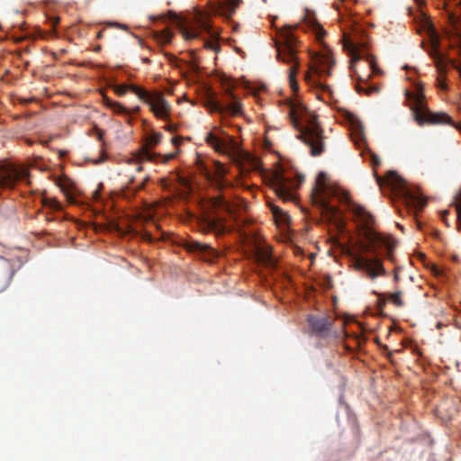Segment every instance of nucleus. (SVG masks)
<instances>
[{
    "label": "nucleus",
    "instance_id": "nucleus-46",
    "mask_svg": "<svg viewBox=\"0 0 461 461\" xmlns=\"http://www.w3.org/2000/svg\"><path fill=\"white\" fill-rule=\"evenodd\" d=\"M321 87H322L324 90L329 89V86H321Z\"/></svg>",
    "mask_w": 461,
    "mask_h": 461
},
{
    "label": "nucleus",
    "instance_id": "nucleus-24",
    "mask_svg": "<svg viewBox=\"0 0 461 461\" xmlns=\"http://www.w3.org/2000/svg\"><path fill=\"white\" fill-rule=\"evenodd\" d=\"M270 209L276 221L282 223H286L289 221V215L278 206L271 204Z\"/></svg>",
    "mask_w": 461,
    "mask_h": 461
},
{
    "label": "nucleus",
    "instance_id": "nucleus-26",
    "mask_svg": "<svg viewBox=\"0 0 461 461\" xmlns=\"http://www.w3.org/2000/svg\"><path fill=\"white\" fill-rule=\"evenodd\" d=\"M309 27L312 28L318 40H321L325 34L323 28L315 21L309 22Z\"/></svg>",
    "mask_w": 461,
    "mask_h": 461
},
{
    "label": "nucleus",
    "instance_id": "nucleus-37",
    "mask_svg": "<svg viewBox=\"0 0 461 461\" xmlns=\"http://www.w3.org/2000/svg\"><path fill=\"white\" fill-rule=\"evenodd\" d=\"M448 213H449V212H448V211H447V210H446V211H444V212H442V214H441L442 221H445V223H446L447 226L449 225V224L447 223V216L448 215Z\"/></svg>",
    "mask_w": 461,
    "mask_h": 461
},
{
    "label": "nucleus",
    "instance_id": "nucleus-35",
    "mask_svg": "<svg viewBox=\"0 0 461 461\" xmlns=\"http://www.w3.org/2000/svg\"><path fill=\"white\" fill-rule=\"evenodd\" d=\"M399 270H400L399 267H395L394 271H393V279L395 282H398L400 280V276H399V273H398Z\"/></svg>",
    "mask_w": 461,
    "mask_h": 461
},
{
    "label": "nucleus",
    "instance_id": "nucleus-9",
    "mask_svg": "<svg viewBox=\"0 0 461 461\" xmlns=\"http://www.w3.org/2000/svg\"><path fill=\"white\" fill-rule=\"evenodd\" d=\"M134 93L140 100L146 102L152 113L159 119L167 120L170 113V105L160 93L150 94L140 86H132Z\"/></svg>",
    "mask_w": 461,
    "mask_h": 461
},
{
    "label": "nucleus",
    "instance_id": "nucleus-50",
    "mask_svg": "<svg viewBox=\"0 0 461 461\" xmlns=\"http://www.w3.org/2000/svg\"><path fill=\"white\" fill-rule=\"evenodd\" d=\"M109 25H111V26H114V25H115V23H109Z\"/></svg>",
    "mask_w": 461,
    "mask_h": 461
},
{
    "label": "nucleus",
    "instance_id": "nucleus-36",
    "mask_svg": "<svg viewBox=\"0 0 461 461\" xmlns=\"http://www.w3.org/2000/svg\"><path fill=\"white\" fill-rule=\"evenodd\" d=\"M165 129L168 131H175L176 129V126L175 124H167L165 126Z\"/></svg>",
    "mask_w": 461,
    "mask_h": 461
},
{
    "label": "nucleus",
    "instance_id": "nucleus-16",
    "mask_svg": "<svg viewBox=\"0 0 461 461\" xmlns=\"http://www.w3.org/2000/svg\"><path fill=\"white\" fill-rule=\"evenodd\" d=\"M205 140L216 151L223 154H229L232 152L236 148L234 140L230 136L221 138L212 132H209L205 138Z\"/></svg>",
    "mask_w": 461,
    "mask_h": 461
},
{
    "label": "nucleus",
    "instance_id": "nucleus-31",
    "mask_svg": "<svg viewBox=\"0 0 461 461\" xmlns=\"http://www.w3.org/2000/svg\"><path fill=\"white\" fill-rule=\"evenodd\" d=\"M115 113L122 114V115H129L130 110H128L123 104H121V107H113L111 108Z\"/></svg>",
    "mask_w": 461,
    "mask_h": 461
},
{
    "label": "nucleus",
    "instance_id": "nucleus-48",
    "mask_svg": "<svg viewBox=\"0 0 461 461\" xmlns=\"http://www.w3.org/2000/svg\"><path fill=\"white\" fill-rule=\"evenodd\" d=\"M339 2H341V3H346V2H348V0H339Z\"/></svg>",
    "mask_w": 461,
    "mask_h": 461
},
{
    "label": "nucleus",
    "instance_id": "nucleus-8",
    "mask_svg": "<svg viewBox=\"0 0 461 461\" xmlns=\"http://www.w3.org/2000/svg\"><path fill=\"white\" fill-rule=\"evenodd\" d=\"M212 205L215 209L216 214L206 216L203 222V228L204 231L212 232L216 237H220L230 232L231 230V227L225 223L224 219L218 214V212L223 211L231 214V206L221 195L214 197L212 201Z\"/></svg>",
    "mask_w": 461,
    "mask_h": 461
},
{
    "label": "nucleus",
    "instance_id": "nucleus-32",
    "mask_svg": "<svg viewBox=\"0 0 461 461\" xmlns=\"http://www.w3.org/2000/svg\"><path fill=\"white\" fill-rule=\"evenodd\" d=\"M370 163L373 167L379 166L381 163L380 158L375 153H370Z\"/></svg>",
    "mask_w": 461,
    "mask_h": 461
},
{
    "label": "nucleus",
    "instance_id": "nucleus-4",
    "mask_svg": "<svg viewBox=\"0 0 461 461\" xmlns=\"http://www.w3.org/2000/svg\"><path fill=\"white\" fill-rule=\"evenodd\" d=\"M406 98L411 103V109L419 125L452 123L451 118L445 113H433L425 104L423 86L419 84L414 92L406 91Z\"/></svg>",
    "mask_w": 461,
    "mask_h": 461
},
{
    "label": "nucleus",
    "instance_id": "nucleus-34",
    "mask_svg": "<svg viewBox=\"0 0 461 461\" xmlns=\"http://www.w3.org/2000/svg\"><path fill=\"white\" fill-rule=\"evenodd\" d=\"M142 239H143L144 240L149 241V242H151V241H152L151 234H150V233H149V232H144V233L142 234Z\"/></svg>",
    "mask_w": 461,
    "mask_h": 461
},
{
    "label": "nucleus",
    "instance_id": "nucleus-18",
    "mask_svg": "<svg viewBox=\"0 0 461 461\" xmlns=\"http://www.w3.org/2000/svg\"><path fill=\"white\" fill-rule=\"evenodd\" d=\"M226 169L224 166L219 162L215 164V172L213 175H208V179L211 181L212 185L215 186L218 190L224 189L230 185V183L225 179L224 176L226 174Z\"/></svg>",
    "mask_w": 461,
    "mask_h": 461
},
{
    "label": "nucleus",
    "instance_id": "nucleus-39",
    "mask_svg": "<svg viewBox=\"0 0 461 461\" xmlns=\"http://www.w3.org/2000/svg\"><path fill=\"white\" fill-rule=\"evenodd\" d=\"M204 46H205L206 48H209V49H212V50H214V49H215V43H213V42H208V41H206V42L204 43Z\"/></svg>",
    "mask_w": 461,
    "mask_h": 461
},
{
    "label": "nucleus",
    "instance_id": "nucleus-33",
    "mask_svg": "<svg viewBox=\"0 0 461 461\" xmlns=\"http://www.w3.org/2000/svg\"><path fill=\"white\" fill-rule=\"evenodd\" d=\"M377 295H378L379 307L382 308L385 305L386 301H388V299L386 298V293L378 294Z\"/></svg>",
    "mask_w": 461,
    "mask_h": 461
},
{
    "label": "nucleus",
    "instance_id": "nucleus-15",
    "mask_svg": "<svg viewBox=\"0 0 461 461\" xmlns=\"http://www.w3.org/2000/svg\"><path fill=\"white\" fill-rule=\"evenodd\" d=\"M234 85L230 82H223V95L230 96V102L224 105L225 113L232 116H241L243 114L242 104L240 99L233 93Z\"/></svg>",
    "mask_w": 461,
    "mask_h": 461
},
{
    "label": "nucleus",
    "instance_id": "nucleus-43",
    "mask_svg": "<svg viewBox=\"0 0 461 461\" xmlns=\"http://www.w3.org/2000/svg\"><path fill=\"white\" fill-rule=\"evenodd\" d=\"M139 111H140V108L137 106V107H134L131 111H130V113H139Z\"/></svg>",
    "mask_w": 461,
    "mask_h": 461
},
{
    "label": "nucleus",
    "instance_id": "nucleus-17",
    "mask_svg": "<svg viewBox=\"0 0 461 461\" xmlns=\"http://www.w3.org/2000/svg\"><path fill=\"white\" fill-rule=\"evenodd\" d=\"M162 140V134L160 132H152L147 138L148 147H145L140 153V159L147 161H153L158 156L151 150L152 148L156 147Z\"/></svg>",
    "mask_w": 461,
    "mask_h": 461
},
{
    "label": "nucleus",
    "instance_id": "nucleus-5",
    "mask_svg": "<svg viewBox=\"0 0 461 461\" xmlns=\"http://www.w3.org/2000/svg\"><path fill=\"white\" fill-rule=\"evenodd\" d=\"M303 181L304 177L303 176L284 170L275 171L269 177L270 186L278 198L284 202H294L296 200V190Z\"/></svg>",
    "mask_w": 461,
    "mask_h": 461
},
{
    "label": "nucleus",
    "instance_id": "nucleus-13",
    "mask_svg": "<svg viewBox=\"0 0 461 461\" xmlns=\"http://www.w3.org/2000/svg\"><path fill=\"white\" fill-rule=\"evenodd\" d=\"M28 173L14 166L0 167V189H12L20 180H24Z\"/></svg>",
    "mask_w": 461,
    "mask_h": 461
},
{
    "label": "nucleus",
    "instance_id": "nucleus-14",
    "mask_svg": "<svg viewBox=\"0 0 461 461\" xmlns=\"http://www.w3.org/2000/svg\"><path fill=\"white\" fill-rule=\"evenodd\" d=\"M185 248L189 252L199 254L204 261L212 262L219 257V252L208 244L196 240L186 241Z\"/></svg>",
    "mask_w": 461,
    "mask_h": 461
},
{
    "label": "nucleus",
    "instance_id": "nucleus-2",
    "mask_svg": "<svg viewBox=\"0 0 461 461\" xmlns=\"http://www.w3.org/2000/svg\"><path fill=\"white\" fill-rule=\"evenodd\" d=\"M286 107L293 126L299 131L298 138L310 148L312 156L321 155L325 150V137L317 116L302 104L289 101Z\"/></svg>",
    "mask_w": 461,
    "mask_h": 461
},
{
    "label": "nucleus",
    "instance_id": "nucleus-40",
    "mask_svg": "<svg viewBox=\"0 0 461 461\" xmlns=\"http://www.w3.org/2000/svg\"><path fill=\"white\" fill-rule=\"evenodd\" d=\"M176 154L175 153H169L167 155L165 156V161H168L170 159H173L175 158Z\"/></svg>",
    "mask_w": 461,
    "mask_h": 461
},
{
    "label": "nucleus",
    "instance_id": "nucleus-7",
    "mask_svg": "<svg viewBox=\"0 0 461 461\" xmlns=\"http://www.w3.org/2000/svg\"><path fill=\"white\" fill-rule=\"evenodd\" d=\"M375 178L379 185H382L383 183L388 185L396 195L402 197L406 203L411 205L416 210L420 211L426 206V200L412 193L410 190L407 182L395 172L391 171L387 173L384 179L375 174Z\"/></svg>",
    "mask_w": 461,
    "mask_h": 461
},
{
    "label": "nucleus",
    "instance_id": "nucleus-20",
    "mask_svg": "<svg viewBox=\"0 0 461 461\" xmlns=\"http://www.w3.org/2000/svg\"><path fill=\"white\" fill-rule=\"evenodd\" d=\"M205 106L211 111L218 113H224L225 108L224 104H222L219 100L216 99L215 94L212 91H208V96L205 102Z\"/></svg>",
    "mask_w": 461,
    "mask_h": 461
},
{
    "label": "nucleus",
    "instance_id": "nucleus-27",
    "mask_svg": "<svg viewBox=\"0 0 461 461\" xmlns=\"http://www.w3.org/2000/svg\"><path fill=\"white\" fill-rule=\"evenodd\" d=\"M356 90L358 94L365 93L366 95H370L372 94H376L379 91V88L375 86H362L360 84L356 86Z\"/></svg>",
    "mask_w": 461,
    "mask_h": 461
},
{
    "label": "nucleus",
    "instance_id": "nucleus-1",
    "mask_svg": "<svg viewBox=\"0 0 461 461\" xmlns=\"http://www.w3.org/2000/svg\"><path fill=\"white\" fill-rule=\"evenodd\" d=\"M332 198L347 203L348 211L362 228L364 240L359 244L360 249L374 255V258L356 256L353 259L354 268L366 272L371 279L386 276L387 273L379 256L384 255L388 260L394 263L395 240L391 235H384L372 229L375 223L373 215L363 206L351 201L348 192L334 186L325 172H320L312 189L311 200L313 205L321 209L323 215L330 221H335L339 216V208L330 204Z\"/></svg>",
    "mask_w": 461,
    "mask_h": 461
},
{
    "label": "nucleus",
    "instance_id": "nucleus-11",
    "mask_svg": "<svg viewBox=\"0 0 461 461\" xmlns=\"http://www.w3.org/2000/svg\"><path fill=\"white\" fill-rule=\"evenodd\" d=\"M180 32L186 41L199 38L203 32L211 33L209 19L202 13H198L192 22L180 25Z\"/></svg>",
    "mask_w": 461,
    "mask_h": 461
},
{
    "label": "nucleus",
    "instance_id": "nucleus-23",
    "mask_svg": "<svg viewBox=\"0 0 461 461\" xmlns=\"http://www.w3.org/2000/svg\"><path fill=\"white\" fill-rule=\"evenodd\" d=\"M403 292L401 290H396L393 293H386V298L388 301L395 305L396 307L402 308L404 306L405 303L402 300Z\"/></svg>",
    "mask_w": 461,
    "mask_h": 461
},
{
    "label": "nucleus",
    "instance_id": "nucleus-25",
    "mask_svg": "<svg viewBox=\"0 0 461 461\" xmlns=\"http://www.w3.org/2000/svg\"><path fill=\"white\" fill-rule=\"evenodd\" d=\"M41 203L44 207L50 209L51 211H61L62 205L59 201L54 198H41Z\"/></svg>",
    "mask_w": 461,
    "mask_h": 461
},
{
    "label": "nucleus",
    "instance_id": "nucleus-49",
    "mask_svg": "<svg viewBox=\"0 0 461 461\" xmlns=\"http://www.w3.org/2000/svg\"><path fill=\"white\" fill-rule=\"evenodd\" d=\"M137 170H138V171H140V170H141V167H140V166H139V167H137Z\"/></svg>",
    "mask_w": 461,
    "mask_h": 461
},
{
    "label": "nucleus",
    "instance_id": "nucleus-10",
    "mask_svg": "<svg viewBox=\"0 0 461 461\" xmlns=\"http://www.w3.org/2000/svg\"><path fill=\"white\" fill-rule=\"evenodd\" d=\"M343 45L344 48L348 50L354 62L365 59L367 60L373 73H380V69L375 64L374 57L366 52L367 42L358 41L355 37L344 33Z\"/></svg>",
    "mask_w": 461,
    "mask_h": 461
},
{
    "label": "nucleus",
    "instance_id": "nucleus-12",
    "mask_svg": "<svg viewBox=\"0 0 461 461\" xmlns=\"http://www.w3.org/2000/svg\"><path fill=\"white\" fill-rule=\"evenodd\" d=\"M334 63V59L329 54L317 56L313 59V63L310 67V70L304 75L305 81L308 83H312V81H313L314 84H316V81L312 77L316 76L321 77L322 76H330Z\"/></svg>",
    "mask_w": 461,
    "mask_h": 461
},
{
    "label": "nucleus",
    "instance_id": "nucleus-41",
    "mask_svg": "<svg viewBox=\"0 0 461 461\" xmlns=\"http://www.w3.org/2000/svg\"><path fill=\"white\" fill-rule=\"evenodd\" d=\"M59 23V17L53 18V20H52L53 27L57 26Z\"/></svg>",
    "mask_w": 461,
    "mask_h": 461
},
{
    "label": "nucleus",
    "instance_id": "nucleus-29",
    "mask_svg": "<svg viewBox=\"0 0 461 461\" xmlns=\"http://www.w3.org/2000/svg\"><path fill=\"white\" fill-rule=\"evenodd\" d=\"M174 36V33L169 31V30H165L163 32H161L158 35V39L163 42V43H169L172 40Z\"/></svg>",
    "mask_w": 461,
    "mask_h": 461
},
{
    "label": "nucleus",
    "instance_id": "nucleus-44",
    "mask_svg": "<svg viewBox=\"0 0 461 461\" xmlns=\"http://www.w3.org/2000/svg\"><path fill=\"white\" fill-rule=\"evenodd\" d=\"M95 51H100V50H101V46H96V47L95 48Z\"/></svg>",
    "mask_w": 461,
    "mask_h": 461
},
{
    "label": "nucleus",
    "instance_id": "nucleus-21",
    "mask_svg": "<svg viewBox=\"0 0 461 461\" xmlns=\"http://www.w3.org/2000/svg\"><path fill=\"white\" fill-rule=\"evenodd\" d=\"M240 3L241 0H223L220 3V9L224 15L230 17Z\"/></svg>",
    "mask_w": 461,
    "mask_h": 461
},
{
    "label": "nucleus",
    "instance_id": "nucleus-28",
    "mask_svg": "<svg viewBox=\"0 0 461 461\" xmlns=\"http://www.w3.org/2000/svg\"><path fill=\"white\" fill-rule=\"evenodd\" d=\"M132 86H136L135 85H115L113 86V91L119 96L124 95L128 91L132 92Z\"/></svg>",
    "mask_w": 461,
    "mask_h": 461
},
{
    "label": "nucleus",
    "instance_id": "nucleus-22",
    "mask_svg": "<svg viewBox=\"0 0 461 461\" xmlns=\"http://www.w3.org/2000/svg\"><path fill=\"white\" fill-rule=\"evenodd\" d=\"M144 180L145 179H142L140 183L135 185H133V180L131 179L127 186L122 190V197L128 200L133 197L138 191L143 189L145 184Z\"/></svg>",
    "mask_w": 461,
    "mask_h": 461
},
{
    "label": "nucleus",
    "instance_id": "nucleus-30",
    "mask_svg": "<svg viewBox=\"0 0 461 461\" xmlns=\"http://www.w3.org/2000/svg\"><path fill=\"white\" fill-rule=\"evenodd\" d=\"M103 102H104V104L110 109L113 107H121V103L113 101L105 95H104V97H103Z\"/></svg>",
    "mask_w": 461,
    "mask_h": 461
},
{
    "label": "nucleus",
    "instance_id": "nucleus-3",
    "mask_svg": "<svg viewBox=\"0 0 461 461\" xmlns=\"http://www.w3.org/2000/svg\"><path fill=\"white\" fill-rule=\"evenodd\" d=\"M297 44L296 37L290 27L280 30L279 40L276 42L277 59L285 63H294L289 68V83L294 92L298 90V83L295 79L298 72Z\"/></svg>",
    "mask_w": 461,
    "mask_h": 461
},
{
    "label": "nucleus",
    "instance_id": "nucleus-47",
    "mask_svg": "<svg viewBox=\"0 0 461 461\" xmlns=\"http://www.w3.org/2000/svg\"><path fill=\"white\" fill-rule=\"evenodd\" d=\"M46 219H47L48 221H52V220H53L52 218H50V217H49V216H46Z\"/></svg>",
    "mask_w": 461,
    "mask_h": 461
},
{
    "label": "nucleus",
    "instance_id": "nucleus-6",
    "mask_svg": "<svg viewBox=\"0 0 461 461\" xmlns=\"http://www.w3.org/2000/svg\"><path fill=\"white\" fill-rule=\"evenodd\" d=\"M307 321L313 336L322 339H339L348 336L345 330L347 321L344 320L339 329L335 327V319L330 315L310 314Z\"/></svg>",
    "mask_w": 461,
    "mask_h": 461
},
{
    "label": "nucleus",
    "instance_id": "nucleus-38",
    "mask_svg": "<svg viewBox=\"0 0 461 461\" xmlns=\"http://www.w3.org/2000/svg\"><path fill=\"white\" fill-rule=\"evenodd\" d=\"M171 141H172V143H173L175 146H178V145H180V143H181V140H180L179 138H177V137H173V138L171 139Z\"/></svg>",
    "mask_w": 461,
    "mask_h": 461
},
{
    "label": "nucleus",
    "instance_id": "nucleus-45",
    "mask_svg": "<svg viewBox=\"0 0 461 461\" xmlns=\"http://www.w3.org/2000/svg\"><path fill=\"white\" fill-rule=\"evenodd\" d=\"M226 98V103L230 102V96H224Z\"/></svg>",
    "mask_w": 461,
    "mask_h": 461
},
{
    "label": "nucleus",
    "instance_id": "nucleus-42",
    "mask_svg": "<svg viewBox=\"0 0 461 461\" xmlns=\"http://www.w3.org/2000/svg\"><path fill=\"white\" fill-rule=\"evenodd\" d=\"M104 30H100L97 34H96V38L97 39H102L104 37Z\"/></svg>",
    "mask_w": 461,
    "mask_h": 461
},
{
    "label": "nucleus",
    "instance_id": "nucleus-19",
    "mask_svg": "<svg viewBox=\"0 0 461 461\" xmlns=\"http://www.w3.org/2000/svg\"><path fill=\"white\" fill-rule=\"evenodd\" d=\"M256 258L258 262L269 268L276 267V260L272 255L270 247H258L256 251Z\"/></svg>",
    "mask_w": 461,
    "mask_h": 461
}]
</instances>
